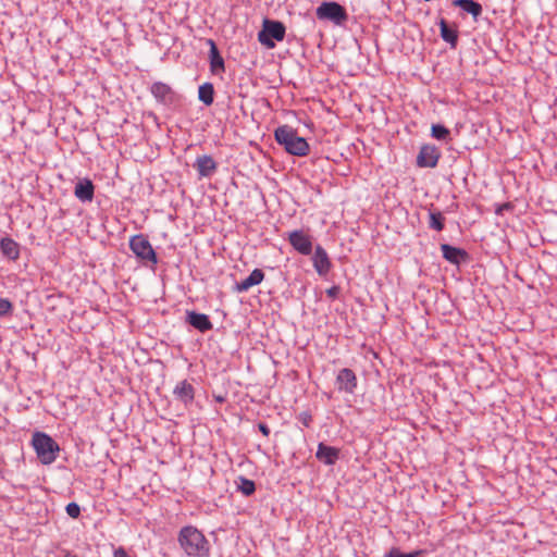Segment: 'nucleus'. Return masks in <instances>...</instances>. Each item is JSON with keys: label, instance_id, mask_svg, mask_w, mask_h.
<instances>
[{"label": "nucleus", "instance_id": "nucleus-25", "mask_svg": "<svg viewBox=\"0 0 557 557\" xmlns=\"http://www.w3.org/2000/svg\"><path fill=\"white\" fill-rule=\"evenodd\" d=\"M431 136L437 140H447L450 136V131L443 124H432Z\"/></svg>", "mask_w": 557, "mask_h": 557}, {"label": "nucleus", "instance_id": "nucleus-33", "mask_svg": "<svg viewBox=\"0 0 557 557\" xmlns=\"http://www.w3.org/2000/svg\"><path fill=\"white\" fill-rule=\"evenodd\" d=\"M301 421L304 425L308 428L311 422V416L307 412L301 413Z\"/></svg>", "mask_w": 557, "mask_h": 557}, {"label": "nucleus", "instance_id": "nucleus-27", "mask_svg": "<svg viewBox=\"0 0 557 557\" xmlns=\"http://www.w3.org/2000/svg\"><path fill=\"white\" fill-rule=\"evenodd\" d=\"M13 312V304L8 298L0 297V318L11 315Z\"/></svg>", "mask_w": 557, "mask_h": 557}, {"label": "nucleus", "instance_id": "nucleus-12", "mask_svg": "<svg viewBox=\"0 0 557 557\" xmlns=\"http://www.w3.org/2000/svg\"><path fill=\"white\" fill-rule=\"evenodd\" d=\"M441 251L443 253V258L455 265H460L469 260V253L465 249L449 244H442Z\"/></svg>", "mask_w": 557, "mask_h": 557}, {"label": "nucleus", "instance_id": "nucleus-11", "mask_svg": "<svg viewBox=\"0 0 557 557\" xmlns=\"http://www.w3.org/2000/svg\"><path fill=\"white\" fill-rule=\"evenodd\" d=\"M186 322L201 333H206L213 329V324L208 314L194 310L186 311Z\"/></svg>", "mask_w": 557, "mask_h": 557}, {"label": "nucleus", "instance_id": "nucleus-18", "mask_svg": "<svg viewBox=\"0 0 557 557\" xmlns=\"http://www.w3.org/2000/svg\"><path fill=\"white\" fill-rule=\"evenodd\" d=\"M207 45L209 46V61H210V70L213 74H220L225 72V62L223 57L221 55L216 44L213 39H207Z\"/></svg>", "mask_w": 557, "mask_h": 557}, {"label": "nucleus", "instance_id": "nucleus-9", "mask_svg": "<svg viewBox=\"0 0 557 557\" xmlns=\"http://www.w3.org/2000/svg\"><path fill=\"white\" fill-rule=\"evenodd\" d=\"M335 385L338 392L354 394L358 380L356 373L349 368H343L337 372Z\"/></svg>", "mask_w": 557, "mask_h": 557}, {"label": "nucleus", "instance_id": "nucleus-35", "mask_svg": "<svg viewBox=\"0 0 557 557\" xmlns=\"http://www.w3.org/2000/svg\"><path fill=\"white\" fill-rule=\"evenodd\" d=\"M556 168H557V162H556Z\"/></svg>", "mask_w": 557, "mask_h": 557}, {"label": "nucleus", "instance_id": "nucleus-8", "mask_svg": "<svg viewBox=\"0 0 557 557\" xmlns=\"http://www.w3.org/2000/svg\"><path fill=\"white\" fill-rule=\"evenodd\" d=\"M441 158L440 149L431 144H425L420 147L417 156V165L419 168H435Z\"/></svg>", "mask_w": 557, "mask_h": 557}, {"label": "nucleus", "instance_id": "nucleus-21", "mask_svg": "<svg viewBox=\"0 0 557 557\" xmlns=\"http://www.w3.org/2000/svg\"><path fill=\"white\" fill-rule=\"evenodd\" d=\"M441 38L449 44L450 48L455 49L458 44V30L456 27L448 25L445 18H441L438 22Z\"/></svg>", "mask_w": 557, "mask_h": 557}, {"label": "nucleus", "instance_id": "nucleus-32", "mask_svg": "<svg viewBox=\"0 0 557 557\" xmlns=\"http://www.w3.org/2000/svg\"><path fill=\"white\" fill-rule=\"evenodd\" d=\"M113 557H129V556L123 547H119L114 550Z\"/></svg>", "mask_w": 557, "mask_h": 557}, {"label": "nucleus", "instance_id": "nucleus-29", "mask_svg": "<svg viewBox=\"0 0 557 557\" xmlns=\"http://www.w3.org/2000/svg\"><path fill=\"white\" fill-rule=\"evenodd\" d=\"M65 511L69 517L77 519L81 516V507L77 503H69L65 507Z\"/></svg>", "mask_w": 557, "mask_h": 557}, {"label": "nucleus", "instance_id": "nucleus-24", "mask_svg": "<svg viewBox=\"0 0 557 557\" xmlns=\"http://www.w3.org/2000/svg\"><path fill=\"white\" fill-rule=\"evenodd\" d=\"M429 227L431 230L441 232L445 227V216L441 211L430 209L429 210Z\"/></svg>", "mask_w": 557, "mask_h": 557}, {"label": "nucleus", "instance_id": "nucleus-5", "mask_svg": "<svg viewBox=\"0 0 557 557\" xmlns=\"http://www.w3.org/2000/svg\"><path fill=\"white\" fill-rule=\"evenodd\" d=\"M285 25L280 21L265 18L262 29L258 33V40L269 49L275 47V40L282 41L285 37Z\"/></svg>", "mask_w": 557, "mask_h": 557}, {"label": "nucleus", "instance_id": "nucleus-22", "mask_svg": "<svg viewBox=\"0 0 557 557\" xmlns=\"http://www.w3.org/2000/svg\"><path fill=\"white\" fill-rule=\"evenodd\" d=\"M453 5L458 7L466 13L470 14L474 21H478V17L483 12L481 3L474 0H454Z\"/></svg>", "mask_w": 557, "mask_h": 557}, {"label": "nucleus", "instance_id": "nucleus-34", "mask_svg": "<svg viewBox=\"0 0 557 557\" xmlns=\"http://www.w3.org/2000/svg\"><path fill=\"white\" fill-rule=\"evenodd\" d=\"M62 557H78L76 554H73L69 550H65Z\"/></svg>", "mask_w": 557, "mask_h": 557}, {"label": "nucleus", "instance_id": "nucleus-23", "mask_svg": "<svg viewBox=\"0 0 557 557\" xmlns=\"http://www.w3.org/2000/svg\"><path fill=\"white\" fill-rule=\"evenodd\" d=\"M198 99L205 106H211L214 101V87L212 83H203L198 88Z\"/></svg>", "mask_w": 557, "mask_h": 557}, {"label": "nucleus", "instance_id": "nucleus-31", "mask_svg": "<svg viewBox=\"0 0 557 557\" xmlns=\"http://www.w3.org/2000/svg\"><path fill=\"white\" fill-rule=\"evenodd\" d=\"M258 429L264 436L270 435V428L268 426V424L260 422L258 423Z\"/></svg>", "mask_w": 557, "mask_h": 557}, {"label": "nucleus", "instance_id": "nucleus-26", "mask_svg": "<svg viewBox=\"0 0 557 557\" xmlns=\"http://www.w3.org/2000/svg\"><path fill=\"white\" fill-rule=\"evenodd\" d=\"M238 491L245 496H250L256 492V484L250 479L239 476Z\"/></svg>", "mask_w": 557, "mask_h": 557}, {"label": "nucleus", "instance_id": "nucleus-14", "mask_svg": "<svg viewBox=\"0 0 557 557\" xmlns=\"http://www.w3.org/2000/svg\"><path fill=\"white\" fill-rule=\"evenodd\" d=\"M341 450L337 447L319 443L315 451V458L325 466H334L339 459Z\"/></svg>", "mask_w": 557, "mask_h": 557}, {"label": "nucleus", "instance_id": "nucleus-10", "mask_svg": "<svg viewBox=\"0 0 557 557\" xmlns=\"http://www.w3.org/2000/svg\"><path fill=\"white\" fill-rule=\"evenodd\" d=\"M288 242L290 246L304 256L312 253V239L311 236L306 234L302 230H295L288 234Z\"/></svg>", "mask_w": 557, "mask_h": 557}, {"label": "nucleus", "instance_id": "nucleus-3", "mask_svg": "<svg viewBox=\"0 0 557 557\" xmlns=\"http://www.w3.org/2000/svg\"><path fill=\"white\" fill-rule=\"evenodd\" d=\"M32 445L38 460L42 465H51L57 460L60 453V445L49 434L39 431L35 432L33 434Z\"/></svg>", "mask_w": 557, "mask_h": 557}, {"label": "nucleus", "instance_id": "nucleus-30", "mask_svg": "<svg viewBox=\"0 0 557 557\" xmlns=\"http://www.w3.org/2000/svg\"><path fill=\"white\" fill-rule=\"evenodd\" d=\"M341 288L337 285H333L332 287L326 289V296L331 299H336L339 295Z\"/></svg>", "mask_w": 557, "mask_h": 557}, {"label": "nucleus", "instance_id": "nucleus-4", "mask_svg": "<svg viewBox=\"0 0 557 557\" xmlns=\"http://www.w3.org/2000/svg\"><path fill=\"white\" fill-rule=\"evenodd\" d=\"M129 249L145 265L154 267L158 263V256L146 235H133L129 238Z\"/></svg>", "mask_w": 557, "mask_h": 557}, {"label": "nucleus", "instance_id": "nucleus-19", "mask_svg": "<svg viewBox=\"0 0 557 557\" xmlns=\"http://www.w3.org/2000/svg\"><path fill=\"white\" fill-rule=\"evenodd\" d=\"M0 251L4 258L11 261H16L20 258L21 246L9 236L2 237L0 239Z\"/></svg>", "mask_w": 557, "mask_h": 557}, {"label": "nucleus", "instance_id": "nucleus-16", "mask_svg": "<svg viewBox=\"0 0 557 557\" xmlns=\"http://www.w3.org/2000/svg\"><path fill=\"white\" fill-rule=\"evenodd\" d=\"M175 399L184 404L185 407L193 404L195 399V387L187 380H183L176 384L173 389Z\"/></svg>", "mask_w": 557, "mask_h": 557}, {"label": "nucleus", "instance_id": "nucleus-28", "mask_svg": "<svg viewBox=\"0 0 557 557\" xmlns=\"http://www.w3.org/2000/svg\"><path fill=\"white\" fill-rule=\"evenodd\" d=\"M420 554V550L401 553L398 548H392L387 554H385V557H418Z\"/></svg>", "mask_w": 557, "mask_h": 557}, {"label": "nucleus", "instance_id": "nucleus-13", "mask_svg": "<svg viewBox=\"0 0 557 557\" xmlns=\"http://www.w3.org/2000/svg\"><path fill=\"white\" fill-rule=\"evenodd\" d=\"M313 268L320 276H325L332 267L331 260L326 250L318 245L312 256Z\"/></svg>", "mask_w": 557, "mask_h": 557}, {"label": "nucleus", "instance_id": "nucleus-17", "mask_svg": "<svg viewBox=\"0 0 557 557\" xmlns=\"http://www.w3.org/2000/svg\"><path fill=\"white\" fill-rule=\"evenodd\" d=\"M194 168L198 172L199 177H210L215 173L218 163L211 156L202 154L197 157Z\"/></svg>", "mask_w": 557, "mask_h": 557}, {"label": "nucleus", "instance_id": "nucleus-7", "mask_svg": "<svg viewBox=\"0 0 557 557\" xmlns=\"http://www.w3.org/2000/svg\"><path fill=\"white\" fill-rule=\"evenodd\" d=\"M150 92L158 103L165 107H171L180 100L178 94L170 85L162 82H154L150 86Z\"/></svg>", "mask_w": 557, "mask_h": 557}, {"label": "nucleus", "instance_id": "nucleus-1", "mask_svg": "<svg viewBox=\"0 0 557 557\" xmlns=\"http://www.w3.org/2000/svg\"><path fill=\"white\" fill-rule=\"evenodd\" d=\"M181 548L189 557H209L210 543L205 534L194 525L183 527L177 536Z\"/></svg>", "mask_w": 557, "mask_h": 557}, {"label": "nucleus", "instance_id": "nucleus-15", "mask_svg": "<svg viewBox=\"0 0 557 557\" xmlns=\"http://www.w3.org/2000/svg\"><path fill=\"white\" fill-rule=\"evenodd\" d=\"M74 196L82 202H91L95 196V185L91 180L79 178L74 187Z\"/></svg>", "mask_w": 557, "mask_h": 557}, {"label": "nucleus", "instance_id": "nucleus-6", "mask_svg": "<svg viewBox=\"0 0 557 557\" xmlns=\"http://www.w3.org/2000/svg\"><path fill=\"white\" fill-rule=\"evenodd\" d=\"M315 15L321 21H330L342 25L348 20L346 9L335 1H324L315 10Z\"/></svg>", "mask_w": 557, "mask_h": 557}, {"label": "nucleus", "instance_id": "nucleus-2", "mask_svg": "<svg viewBox=\"0 0 557 557\" xmlns=\"http://www.w3.org/2000/svg\"><path fill=\"white\" fill-rule=\"evenodd\" d=\"M274 138L292 156L305 157L310 151V146L306 138L298 136L297 131L289 125L278 126L274 131Z\"/></svg>", "mask_w": 557, "mask_h": 557}, {"label": "nucleus", "instance_id": "nucleus-20", "mask_svg": "<svg viewBox=\"0 0 557 557\" xmlns=\"http://www.w3.org/2000/svg\"><path fill=\"white\" fill-rule=\"evenodd\" d=\"M264 278V273L260 269H255L245 280L236 283L235 290L244 293L249 290L251 287L259 285Z\"/></svg>", "mask_w": 557, "mask_h": 557}]
</instances>
